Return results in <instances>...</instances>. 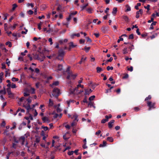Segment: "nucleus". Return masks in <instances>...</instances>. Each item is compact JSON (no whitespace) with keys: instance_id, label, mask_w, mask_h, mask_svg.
<instances>
[{"instance_id":"1","label":"nucleus","mask_w":159,"mask_h":159,"mask_svg":"<svg viewBox=\"0 0 159 159\" xmlns=\"http://www.w3.org/2000/svg\"><path fill=\"white\" fill-rule=\"evenodd\" d=\"M33 58L34 59L39 60L41 61H43L45 58V57L43 54L40 53L38 54H35L33 55Z\"/></svg>"},{"instance_id":"2","label":"nucleus","mask_w":159,"mask_h":159,"mask_svg":"<svg viewBox=\"0 0 159 159\" xmlns=\"http://www.w3.org/2000/svg\"><path fill=\"white\" fill-rule=\"evenodd\" d=\"M65 53V52L62 49H60L58 52V55L57 57V58L59 60H62V58L64 56Z\"/></svg>"},{"instance_id":"3","label":"nucleus","mask_w":159,"mask_h":159,"mask_svg":"<svg viewBox=\"0 0 159 159\" xmlns=\"http://www.w3.org/2000/svg\"><path fill=\"white\" fill-rule=\"evenodd\" d=\"M27 101L28 102L27 105H26L25 104H23V106L26 109L27 112H29L30 110L31 109L30 103L31 102V100L30 98H29L27 99Z\"/></svg>"},{"instance_id":"4","label":"nucleus","mask_w":159,"mask_h":159,"mask_svg":"<svg viewBox=\"0 0 159 159\" xmlns=\"http://www.w3.org/2000/svg\"><path fill=\"white\" fill-rule=\"evenodd\" d=\"M60 93V90L57 88L53 89L52 95L55 98H57Z\"/></svg>"},{"instance_id":"5","label":"nucleus","mask_w":159,"mask_h":159,"mask_svg":"<svg viewBox=\"0 0 159 159\" xmlns=\"http://www.w3.org/2000/svg\"><path fill=\"white\" fill-rule=\"evenodd\" d=\"M147 105L149 107L148 110L150 111L151 109H153L155 108L154 107L155 103H152L151 102L149 101H148L147 102Z\"/></svg>"},{"instance_id":"6","label":"nucleus","mask_w":159,"mask_h":159,"mask_svg":"<svg viewBox=\"0 0 159 159\" xmlns=\"http://www.w3.org/2000/svg\"><path fill=\"white\" fill-rule=\"evenodd\" d=\"M7 93L9 96V98H13L14 97V94L11 92V88L9 87L7 89Z\"/></svg>"},{"instance_id":"7","label":"nucleus","mask_w":159,"mask_h":159,"mask_svg":"<svg viewBox=\"0 0 159 159\" xmlns=\"http://www.w3.org/2000/svg\"><path fill=\"white\" fill-rule=\"evenodd\" d=\"M25 138L24 136H21L20 137L19 139V142H21L22 145H23L24 144V142H25Z\"/></svg>"},{"instance_id":"8","label":"nucleus","mask_w":159,"mask_h":159,"mask_svg":"<svg viewBox=\"0 0 159 159\" xmlns=\"http://www.w3.org/2000/svg\"><path fill=\"white\" fill-rule=\"evenodd\" d=\"M64 7H63L61 5L59 4L57 8V10L58 11H64Z\"/></svg>"},{"instance_id":"9","label":"nucleus","mask_w":159,"mask_h":159,"mask_svg":"<svg viewBox=\"0 0 159 159\" xmlns=\"http://www.w3.org/2000/svg\"><path fill=\"white\" fill-rule=\"evenodd\" d=\"M114 122L115 120H112L108 123V127L110 129H111L112 127Z\"/></svg>"},{"instance_id":"10","label":"nucleus","mask_w":159,"mask_h":159,"mask_svg":"<svg viewBox=\"0 0 159 159\" xmlns=\"http://www.w3.org/2000/svg\"><path fill=\"white\" fill-rule=\"evenodd\" d=\"M105 117V119H103L101 121L102 123H104L108 121V120L107 116H106Z\"/></svg>"},{"instance_id":"11","label":"nucleus","mask_w":159,"mask_h":159,"mask_svg":"<svg viewBox=\"0 0 159 159\" xmlns=\"http://www.w3.org/2000/svg\"><path fill=\"white\" fill-rule=\"evenodd\" d=\"M122 18L125 20V21L127 22L129 21V19L128 17L126 15H124L122 16Z\"/></svg>"},{"instance_id":"12","label":"nucleus","mask_w":159,"mask_h":159,"mask_svg":"<svg viewBox=\"0 0 159 159\" xmlns=\"http://www.w3.org/2000/svg\"><path fill=\"white\" fill-rule=\"evenodd\" d=\"M40 141V138L38 136L36 137V139L34 141V145L35 146L36 143H38Z\"/></svg>"},{"instance_id":"13","label":"nucleus","mask_w":159,"mask_h":159,"mask_svg":"<svg viewBox=\"0 0 159 159\" xmlns=\"http://www.w3.org/2000/svg\"><path fill=\"white\" fill-rule=\"evenodd\" d=\"M107 145V142L105 141H103V144H100L99 146L100 147H105Z\"/></svg>"},{"instance_id":"14","label":"nucleus","mask_w":159,"mask_h":159,"mask_svg":"<svg viewBox=\"0 0 159 159\" xmlns=\"http://www.w3.org/2000/svg\"><path fill=\"white\" fill-rule=\"evenodd\" d=\"M156 23H157V22H156V21L153 22L150 25V30L153 29L154 28L153 27V25H156Z\"/></svg>"},{"instance_id":"15","label":"nucleus","mask_w":159,"mask_h":159,"mask_svg":"<svg viewBox=\"0 0 159 159\" xmlns=\"http://www.w3.org/2000/svg\"><path fill=\"white\" fill-rule=\"evenodd\" d=\"M57 70L58 71H61L62 70L63 66L59 64L58 65Z\"/></svg>"},{"instance_id":"16","label":"nucleus","mask_w":159,"mask_h":159,"mask_svg":"<svg viewBox=\"0 0 159 159\" xmlns=\"http://www.w3.org/2000/svg\"><path fill=\"white\" fill-rule=\"evenodd\" d=\"M59 84V82L58 81H55L52 83V84L51 85V86L53 87V86H57Z\"/></svg>"},{"instance_id":"17","label":"nucleus","mask_w":159,"mask_h":159,"mask_svg":"<svg viewBox=\"0 0 159 159\" xmlns=\"http://www.w3.org/2000/svg\"><path fill=\"white\" fill-rule=\"evenodd\" d=\"M53 101L51 99H49V102L48 105L49 106L52 107L53 106Z\"/></svg>"},{"instance_id":"18","label":"nucleus","mask_w":159,"mask_h":159,"mask_svg":"<svg viewBox=\"0 0 159 159\" xmlns=\"http://www.w3.org/2000/svg\"><path fill=\"white\" fill-rule=\"evenodd\" d=\"M75 102L74 100H70L68 101H66L68 105V107H69L70 106V104L71 102Z\"/></svg>"},{"instance_id":"19","label":"nucleus","mask_w":159,"mask_h":159,"mask_svg":"<svg viewBox=\"0 0 159 159\" xmlns=\"http://www.w3.org/2000/svg\"><path fill=\"white\" fill-rule=\"evenodd\" d=\"M107 140L110 142H112L113 141V139L112 137H108Z\"/></svg>"},{"instance_id":"20","label":"nucleus","mask_w":159,"mask_h":159,"mask_svg":"<svg viewBox=\"0 0 159 159\" xmlns=\"http://www.w3.org/2000/svg\"><path fill=\"white\" fill-rule=\"evenodd\" d=\"M126 7L127 8V9L125 11V12H127L128 11H131V7H130L128 5H126Z\"/></svg>"},{"instance_id":"21","label":"nucleus","mask_w":159,"mask_h":159,"mask_svg":"<svg viewBox=\"0 0 159 159\" xmlns=\"http://www.w3.org/2000/svg\"><path fill=\"white\" fill-rule=\"evenodd\" d=\"M117 8L116 7H114L113 8V11L112 12V13L113 14H115L117 12Z\"/></svg>"},{"instance_id":"22","label":"nucleus","mask_w":159,"mask_h":159,"mask_svg":"<svg viewBox=\"0 0 159 159\" xmlns=\"http://www.w3.org/2000/svg\"><path fill=\"white\" fill-rule=\"evenodd\" d=\"M70 77H72L73 79H75L77 76V74L73 75L72 72H70Z\"/></svg>"},{"instance_id":"23","label":"nucleus","mask_w":159,"mask_h":159,"mask_svg":"<svg viewBox=\"0 0 159 159\" xmlns=\"http://www.w3.org/2000/svg\"><path fill=\"white\" fill-rule=\"evenodd\" d=\"M0 48L2 50H4L5 51H7V49L5 47V46L3 44H1L0 45Z\"/></svg>"},{"instance_id":"24","label":"nucleus","mask_w":159,"mask_h":159,"mask_svg":"<svg viewBox=\"0 0 159 159\" xmlns=\"http://www.w3.org/2000/svg\"><path fill=\"white\" fill-rule=\"evenodd\" d=\"M97 72L98 73L101 71L102 70V69L101 67H98L96 68Z\"/></svg>"},{"instance_id":"25","label":"nucleus","mask_w":159,"mask_h":159,"mask_svg":"<svg viewBox=\"0 0 159 159\" xmlns=\"http://www.w3.org/2000/svg\"><path fill=\"white\" fill-rule=\"evenodd\" d=\"M78 86H77V87H76L75 89H74L73 92H71V93H72V94L75 93V91H76L77 92L78 91Z\"/></svg>"},{"instance_id":"26","label":"nucleus","mask_w":159,"mask_h":159,"mask_svg":"<svg viewBox=\"0 0 159 159\" xmlns=\"http://www.w3.org/2000/svg\"><path fill=\"white\" fill-rule=\"evenodd\" d=\"M85 92L84 93L85 95H89L90 93L89 92V91L88 89H84Z\"/></svg>"},{"instance_id":"27","label":"nucleus","mask_w":159,"mask_h":159,"mask_svg":"<svg viewBox=\"0 0 159 159\" xmlns=\"http://www.w3.org/2000/svg\"><path fill=\"white\" fill-rule=\"evenodd\" d=\"M4 27L5 30L6 31H7L8 29V28L7 27V23H5L4 24Z\"/></svg>"},{"instance_id":"28","label":"nucleus","mask_w":159,"mask_h":159,"mask_svg":"<svg viewBox=\"0 0 159 159\" xmlns=\"http://www.w3.org/2000/svg\"><path fill=\"white\" fill-rule=\"evenodd\" d=\"M128 52L127 51V48H124L123 50V53L124 54H125L128 53Z\"/></svg>"},{"instance_id":"29","label":"nucleus","mask_w":159,"mask_h":159,"mask_svg":"<svg viewBox=\"0 0 159 159\" xmlns=\"http://www.w3.org/2000/svg\"><path fill=\"white\" fill-rule=\"evenodd\" d=\"M26 5L27 7H29L30 6L32 8L33 7H34V4L33 3H28Z\"/></svg>"},{"instance_id":"30","label":"nucleus","mask_w":159,"mask_h":159,"mask_svg":"<svg viewBox=\"0 0 159 159\" xmlns=\"http://www.w3.org/2000/svg\"><path fill=\"white\" fill-rule=\"evenodd\" d=\"M88 105L89 106H90V107H91L93 106V107L94 108H95V107L93 106V102L90 101L88 103Z\"/></svg>"},{"instance_id":"31","label":"nucleus","mask_w":159,"mask_h":159,"mask_svg":"<svg viewBox=\"0 0 159 159\" xmlns=\"http://www.w3.org/2000/svg\"><path fill=\"white\" fill-rule=\"evenodd\" d=\"M141 4L140 3H138L136 6H135V8L136 10H138L139 9L138 7L140 6Z\"/></svg>"},{"instance_id":"32","label":"nucleus","mask_w":159,"mask_h":159,"mask_svg":"<svg viewBox=\"0 0 159 159\" xmlns=\"http://www.w3.org/2000/svg\"><path fill=\"white\" fill-rule=\"evenodd\" d=\"M6 74L5 76L6 77L7 76H10V73L9 72V70H7L5 71Z\"/></svg>"},{"instance_id":"33","label":"nucleus","mask_w":159,"mask_h":159,"mask_svg":"<svg viewBox=\"0 0 159 159\" xmlns=\"http://www.w3.org/2000/svg\"><path fill=\"white\" fill-rule=\"evenodd\" d=\"M157 34L155 33L154 34L150 36V38L151 39H152L153 38H155V37H157Z\"/></svg>"},{"instance_id":"34","label":"nucleus","mask_w":159,"mask_h":159,"mask_svg":"<svg viewBox=\"0 0 159 159\" xmlns=\"http://www.w3.org/2000/svg\"><path fill=\"white\" fill-rule=\"evenodd\" d=\"M3 88L4 89V90H0V94L3 93V94H5L6 93V92L5 91V88L4 87Z\"/></svg>"},{"instance_id":"35","label":"nucleus","mask_w":159,"mask_h":159,"mask_svg":"<svg viewBox=\"0 0 159 159\" xmlns=\"http://www.w3.org/2000/svg\"><path fill=\"white\" fill-rule=\"evenodd\" d=\"M6 45H8L9 47H11L12 46V44L11 42H7L6 43Z\"/></svg>"},{"instance_id":"36","label":"nucleus","mask_w":159,"mask_h":159,"mask_svg":"<svg viewBox=\"0 0 159 159\" xmlns=\"http://www.w3.org/2000/svg\"><path fill=\"white\" fill-rule=\"evenodd\" d=\"M151 96L150 95H148V96L146 97L145 99V101H147L148 100H150L151 99Z\"/></svg>"},{"instance_id":"37","label":"nucleus","mask_w":159,"mask_h":159,"mask_svg":"<svg viewBox=\"0 0 159 159\" xmlns=\"http://www.w3.org/2000/svg\"><path fill=\"white\" fill-rule=\"evenodd\" d=\"M13 126L11 128V130L14 129L16 127V123H15V122H13Z\"/></svg>"},{"instance_id":"38","label":"nucleus","mask_w":159,"mask_h":159,"mask_svg":"<svg viewBox=\"0 0 159 159\" xmlns=\"http://www.w3.org/2000/svg\"><path fill=\"white\" fill-rule=\"evenodd\" d=\"M11 80L13 81H18L19 80V79L15 77H13L11 79Z\"/></svg>"},{"instance_id":"39","label":"nucleus","mask_w":159,"mask_h":159,"mask_svg":"<svg viewBox=\"0 0 159 159\" xmlns=\"http://www.w3.org/2000/svg\"><path fill=\"white\" fill-rule=\"evenodd\" d=\"M42 120L43 121V122H45L46 120L48 121V119L46 117H44L42 118Z\"/></svg>"},{"instance_id":"40","label":"nucleus","mask_w":159,"mask_h":159,"mask_svg":"<svg viewBox=\"0 0 159 159\" xmlns=\"http://www.w3.org/2000/svg\"><path fill=\"white\" fill-rule=\"evenodd\" d=\"M17 7V5L16 4H14L13 5L12 10L14 11L15 8Z\"/></svg>"},{"instance_id":"41","label":"nucleus","mask_w":159,"mask_h":159,"mask_svg":"<svg viewBox=\"0 0 159 159\" xmlns=\"http://www.w3.org/2000/svg\"><path fill=\"white\" fill-rule=\"evenodd\" d=\"M42 128L44 129V131H47L48 129V128L47 126H42Z\"/></svg>"},{"instance_id":"42","label":"nucleus","mask_w":159,"mask_h":159,"mask_svg":"<svg viewBox=\"0 0 159 159\" xmlns=\"http://www.w3.org/2000/svg\"><path fill=\"white\" fill-rule=\"evenodd\" d=\"M6 82L7 83H8V84L7 85V86L8 87H10V86L11 85L10 80H7Z\"/></svg>"},{"instance_id":"43","label":"nucleus","mask_w":159,"mask_h":159,"mask_svg":"<svg viewBox=\"0 0 159 159\" xmlns=\"http://www.w3.org/2000/svg\"><path fill=\"white\" fill-rule=\"evenodd\" d=\"M78 117V116L77 115H75L73 117L75 118L74 121H76L77 122L78 121V120L77 119Z\"/></svg>"},{"instance_id":"44","label":"nucleus","mask_w":159,"mask_h":159,"mask_svg":"<svg viewBox=\"0 0 159 159\" xmlns=\"http://www.w3.org/2000/svg\"><path fill=\"white\" fill-rule=\"evenodd\" d=\"M95 98V96H94V95H93V96H91V97H90L89 98V100L90 101H92V100H93V99H94V98Z\"/></svg>"},{"instance_id":"45","label":"nucleus","mask_w":159,"mask_h":159,"mask_svg":"<svg viewBox=\"0 0 159 159\" xmlns=\"http://www.w3.org/2000/svg\"><path fill=\"white\" fill-rule=\"evenodd\" d=\"M70 47H71L72 48L75 47L76 45H74L73 44V42H71L70 43Z\"/></svg>"},{"instance_id":"46","label":"nucleus","mask_w":159,"mask_h":159,"mask_svg":"<svg viewBox=\"0 0 159 159\" xmlns=\"http://www.w3.org/2000/svg\"><path fill=\"white\" fill-rule=\"evenodd\" d=\"M88 5V3L84 5H83L82 7H81L82 10L84 9Z\"/></svg>"},{"instance_id":"47","label":"nucleus","mask_w":159,"mask_h":159,"mask_svg":"<svg viewBox=\"0 0 159 159\" xmlns=\"http://www.w3.org/2000/svg\"><path fill=\"white\" fill-rule=\"evenodd\" d=\"M139 13L140 12L138 11H137L136 12V18H138L139 17Z\"/></svg>"},{"instance_id":"48","label":"nucleus","mask_w":159,"mask_h":159,"mask_svg":"<svg viewBox=\"0 0 159 159\" xmlns=\"http://www.w3.org/2000/svg\"><path fill=\"white\" fill-rule=\"evenodd\" d=\"M107 69L108 70H112L113 69V67L112 66L110 67L108 66L107 67Z\"/></svg>"},{"instance_id":"49","label":"nucleus","mask_w":159,"mask_h":159,"mask_svg":"<svg viewBox=\"0 0 159 159\" xmlns=\"http://www.w3.org/2000/svg\"><path fill=\"white\" fill-rule=\"evenodd\" d=\"M86 10L89 13H92V9L91 8H88Z\"/></svg>"},{"instance_id":"50","label":"nucleus","mask_w":159,"mask_h":159,"mask_svg":"<svg viewBox=\"0 0 159 159\" xmlns=\"http://www.w3.org/2000/svg\"><path fill=\"white\" fill-rule=\"evenodd\" d=\"M6 61L7 64V65L8 66H9L10 64V61H9V59L8 58H7L6 59Z\"/></svg>"},{"instance_id":"51","label":"nucleus","mask_w":159,"mask_h":159,"mask_svg":"<svg viewBox=\"0 0 159 159\" xmlns=\"http://www.w3.org/2000/svg\"><path fill=\"white\" fill-rule=\"evenodd\" d=\"M33 13V11L31 10H29L28 11V13L30 15H32Z\"/></svg>"},{"instance_id":"52","label":"nucleus","mask_w":159,"mask_h":159,"mask_svg":"<svg viewBox=\"0 0 159 159\" xmlns=\"http://www.w3.org/2000/svg\"><path fill=\"white\" fill-rule=\"evenodd\" d=\"M42 24V23L41 22H40L39 23L38 25V28L39 30H41V25Z\"/></svg>"},{"instance_id":"53","label":"nucleus","mask_w":159,"mask_h":159,"mask_svg":"<svg viewBox=\"0 0 159 159\" xmlns=\"http://www.w3.org/2000/svg\"><path fill=\"white\" fill-rule=\"evenodd\" d=\"M129 77V75L128 74H125V75L122 78L123 79H126L128 78Z\"/></svg>"},{"instance_id":"54","label":"nucleus","mask_w":159,"mask_h":159,"mask_svg":"<svg viewBox=\"0 0 159 159\" xmlns=\"http://www.w3.org/2000/svg\"><path fill=\"white\" fill-rule=\"evenodd\" d=\"M90 49V48L89 47H85L84 48V49L85 50V51L86 52H88L89 51V50Z\"/></svg>"},{"instance_id":"55","label":"nucleus","mask_w":159,"mask_h":159,"mask_svg":"<svg viewBox=\"0 0 159 159\" xmlns=\"http://www.w3.org/2000/svg\"><path fill=\"white\" fill-rule=\"evenodd\" d=\"M134 39V35L133 34H130L129 37V39Z\"/></svg>"},{"instance_id":"56","label":"nucleus","mask_w":159,"mask_h":159,"mask_svg":"<svg viewBox=\"0 0 159 159\" xmlns=\"http://www.w3.org/2000/svg\"><path fill=\"white\" fill-rule=\"evenodd\" d=\"M150 7V5H148L146 6H144V7L145 8L147 9V10L148 11H149L150 10V8H149Z\"/></svg>"},{"instance_id":"57","label":"nucleus","mask_w":159,"mask_h":159,"mask_svg":"<svg viewBox=\"0 0 159 159\" xmlns=\"http://www.w3.org/2000/svg\"><path fill=\"white\" fill-rule=\"evenodd\" d=\"M48 41L50 43V44L51 45H52V44L53 42H52V38H49L48 39Z\"/></svg>"},{"instance_id":"58","label":"nucleus","mask_w":159,"mask_h":159,"mask_svg":"<svg viewBox=\"0 0 159 159\" xmlns=\"http://www.w3.org/2000/svg\"><path fill=\"white\" fill-rule=\"evenodd\" d=\"M153 20H154L153 17H151V20H148V22L149 23H151L152 22H154Z\"/></svg>"},{"instance_id":"59","label":"nucleus","mask_w":159,"mask_h":159,"mask_svg":"<svg viewBox=\"0 0 159 159\" xmlns=\"http://www.w3.org/2000/svg\"><path fill=\"white\" fill-rule=\"evenodd\" d=\"M129 48L130 49V51H131L132 49H134V47L133 45L130 44V45L129 46Z\"/></svg>"},{"instance_id":"60","label":"nucleus","mask_w":159,"mask_h":159,"mask_svg":"<svg viewBox=\"0 0 159 159\" xmlns=\"http://www.w3.org/2000/svg\"><path fill=\"white\" fill-rule=\"evenodd\" d=\"M11 88L12 89L16 88V84L14 83H12L11 85Z\"/></svg>"},{"instance_id":"61","label":"nucleus","mask_w":159,"mask_h":159,"mask_svg":"<svg viewBox=\"0 0 159 159\" xmlns=\"http://www.w3.org/2000/svg\"><path fill=\"white\" fill-rule=\"evenodd\" d=\"M134 109L135 111H138L139 110V109L138 107H136L134 108Z\"/></svg>"},{"instance_id":"62","label":"nucleus","mask_w":159,"mask_h":159,"mask_svg":"<svg viewBox=\"0 0 159 159\" xmlns=\"http://www.w3.org/2000/svg\"><path fill=\"white\" fill-rule=\"evenodd\" d=\"M74 153V151H69L68 152V154L69 155H72Z\"/></svg>"},{"instance_id":"63","label":"nucleus","mask_w":159,"mask_h":159,"mask_svg":"<svg viewBox=\"0 0 159 159\" xmlns=\"http://www.w3.org/2000/svg\"><path fill=\"white\" fill-rule=\"evenodd\" d=\"M80 43L83 44L85 42V40L84 39H81L80 40Z\"/></svg>"},{"instance_id":"64","label":"nucleus","mask_w":159,"mask_h":159,"mask_svg":"<svg viewBox=\"0 0 159 159\" xmlns=\"http://www.w3.org/2000/svg\"><path fill=\"white\" fill-rule=\"evenodd\" d=\"M17 25L16 24H14L13 26H11V27L12 30H14L16 27Z\"/></svg>"}]
</instances>
